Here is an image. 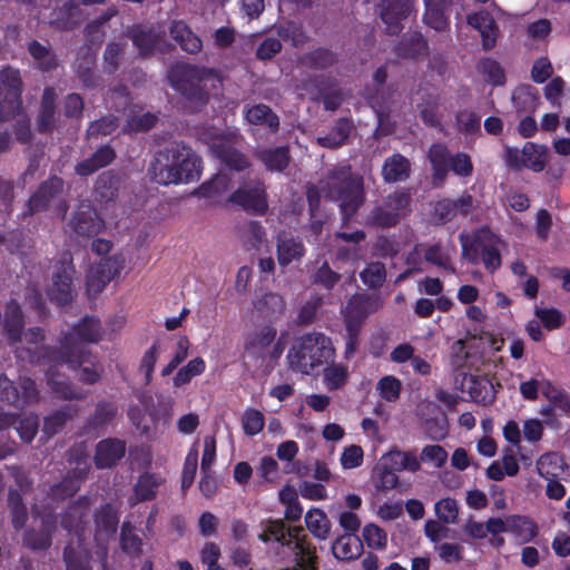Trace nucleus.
<instances>
[{
	"label": "nucleus",
	"instance_id": "f257e3e1",
	"mask_svg": "<svg viewBox=\"0 0 570 570\" xmlns=\"http://www.w3.org/2000/svg\"><path fill=\"white\" fill-rule=\"evenodd\" d=\"M49 368L47 370L48 384L52 391L60 397L75 399L79 394L62 379L60 373L56 374L60 367L79 368V379L86 383H96L100 377L101 366L88 354L83 347L75 345L72 337H67L60 351L47 352L42 355Z\"/></svg>",
	"mask_w": 570,
	"mask_h": 570
},
{
	"label": "nucleus",
	"instance_id": "f03ea898",
	"mask_svg": "<svg viewBox=\"0 0 570 570\" xmlns=\"http://www.w3.org/2000/svg\"><path fill=\"white\" fill-rule=\"evenodd\" d=\"M200 171V158L184 144H174L156 154L148 168L150 178L164 186L197 180Z\"/></svg>",
	"mask_w": 570,
	"mask_h": 570
},
{
	"label": "nucleus",
	"instance_id": "7ed1b4c3",
	"mask_svg": "<svg viewBox=\"0 0 570 570\" xmlns=\"http://www.w3.org/2000/svg\"><path fill=\"white\" fill-rule=\"evenodd\" d=\"M236 135L209 134L205 140L212 151L225 164L210 180L204 181L195 191L196 195L217 202L230 188L232 177L229 170L240 171L248 167V161L236 149Z\"/></svg>",
	"mask_w": 570,
	"mask_h": 570
},
{
	"label": "nucleus",
	"instance_id": "20e7f679",
	"mask_svg": "<svg viewBox=\"0 0 570 570\" xmlns=\"http://www.w3.org/2000/svg\"><path fill=\"white\" fill-rule=\"evenodd\" d=\"M302 532V528L286 531L282 521H268L259 539L264 542L273 539L281 543L278 556L292 564L284 570H317L315 548Z\"/></svg>",
	"mask_w": 570,
	"mask_h": 570
},
{
	"label": "nucleus",
	"instance_id": "39448f33",
	"mask_svg": "<svg viewBox=\"0 0 570 570\" xmlns=\"http://www.w3.org/2000/svg\"><path fill=\"white\" fill-rule=\"evenodd\" d=\"M171 87L195 104V107L207 102L212 90H217L220 79L213 69L177 63L168 71Z\"/></svg>",
	"mask_w": 570,
	"mask_h": 570
},
{
	"label": "nucleus",
	"instance_id": "423d86ee",
	"mask_svg": "<svg viewBox=\"0 0 570 570\" xmlns=\"http://www.w3.org/2000/svg\"><path fill=\"white\" fill-rule=\"evenodd\" d=\"M334 355L335 350L327 336L322 333H309L296 340L286 357L292 370L308 375L332 361Z\"/></svg>",
	"mask_w": 570,
	"mask_h": 570
},
{
	"label": "nucleus",
	"instance_id": "0eeeda50",
	"mask_svg": "<svg viewBox=\"0 0 570 570\" xmlns=\"http://www.w3.org/2000/svg\"><path fill=\"white\" fill-rule=\"evenodd\" d=\"M462 257L470 263H478L481 258L485 269L494 273L502 264L500 249L505 242L489 229L462 233L460 235Z\"/></svg>",
	"mask_w": 570,
	"mask_h": 570
},
{
	"label": "nucleus",
	"instance_id": "6e6552de",
	"mask_svg": "<svg viewBox=\"0 0 570 570\" xmlns=\"http://www.w3.org/2000/svg\"><path fill=\"white\" fill-rule=\"evenodd\" d=\"M322 190L326 196L340 204L345 218L352 216L364 200L363 179L352 174L348 166H342L333 171Z\"/></svg>",
	"mask_w": 570,
	"mask_h": 570
},
{
	"label": "nucleus",
	"instance_id": "1a4fd4ad",
	"mask_svg": "<svg viewBox=\"0 0 570 570\" xmlns=\"http://www.w3.org/2000/svg\"><path fill=\"white\" fill-rule=\"evenodd\" d=\"M276 337L277 330L273 324H263L248 332L243 340V360L255 366L276 362L283 353V345Z\"/></svg>",
	"mask_w": 570,
	"mask_h": 570
},
{
	"label": "nucleus",
	"instance_id": "9d476101",
	"mask_svg": "<svg viewBox=\"0 0 570 570\" xmlns=\"http://www.w3.org/2000/svg\"><path fill=\"white\" fill-rule=\"evenodd\" d=\"M429 159L433 168L434 183L438 185L444 180L449 170L461 177H469L473 173V164L466 154L451 155L442 144H434L430 148Z\"/></svg>",
	"mask_w": 570,
	"mask_h": 570
},
{
	"label": "nucleus",
	"instance_id": "9b49d317",
	"mask_svg": "<svg viewBox=\"0 0 570 570\" xmlns=\"http://www.w3.org/2000/svg\"><path fill=\"white\" fill-rule=\"evenodd\" d=\"M21 80L19 72L6 68L0 72V119H10L18 115L21 101Z\"/></svg>",
	"mask_w": 570,
	"mask_h": 570
},
{
	"label": "nucleus",
	"instance_id": "f8f14e48",
	"mask_svg": "<svg viewBox=\"0 0 570 570\" xmlns=\"http://www.w3.org/2000/svg\"><path fill=\"white\" fill-rule=\"evenodd\" d=\"M228 200L258 215L265 214L268 208L265 186L259 180L244 183L229 195Z\"/></svg>",
	"mask_w": 570,
	"mask_h": 570
},
{
	"label": "nucleus",
	"instance_id": "ddd939ff",
	"mask_svg": "<svg viewBox=\"0 0 570 570\" xmlns=\"http://www.w3.org/2000/svg\"><path fill=\"white\" fill-rule=\"evenodd\" d=\"M75 269L71 264H62L53 274L48 288L49 298L58 305L69 304L75 297L72 277Z\"/></svg>",
	"mask_w": 570,
	"mask_h": 570
},
{
	"label": "nucleus",
	"instance_id": "4468645a",
	"mask_svg": "<svg viewBox=\"0 0 570 570\" xmlns=\"http://www.w3.org/2000/svg\"><path fill=\"white\" fill-rule=\"evenodd\" d=\"M410 196L404 191L390 195L383 207L377 208L373 219L380 226H393L409 213Z\"/></svg>",
	"mask_w": 570,
	"mask_h": 570
},
{
	"label": "nucleus",
	"instance_id": "2eb2a0df",
	"mask_svg": "<svg viewBox=\"0 0 570 570\" xmlns=\"http://www.w3.org/2000/svg\"><path fill=\"white\" fill-rule=\"evenodd\" d=\"M493 8L492 12L480 11L474 14L468 16V22L476 30H479L482 37V43L484 49L490 50L494 47L498 38V27L495 24V18L502 14V11L494 2L491 3Z\"/></svg>",
	"mask_w": 570,
	"mask_h": 570
},
{
	"label": "nucleus",
	"instance_id": "dca6fc26",
	"mask_svg": "<svg viewBox=\"0 0 570 570\" xmlns=\"http://www.w3.org/2000/svg\"><path fill=\"white\" fill-rule=\"evenodd\" d=\"M413 10L412 0H382L381 18L390 33H397L402 29V21Z\"/></svg>",
	"mask_w": 570,
	"mask_h": 570
},
{
	"label": "nucleus",
	"instance_id": "f3484780",
	"mask_svg": "<svg viewBox=\"0 0 570 570\" xmlns=\"http://www.w3.org/2000/svg\"><path fill=\"white\" fill-rule=\"evenodd\" d=\"M0 394L3 399L16 406H23L37 399V390L33 381L30 379H21L19 386L13 385V383L8 379H1Z\"/></svg>",
	"mask_w": 570,
	"mask_h": 570
},
{
	"label": "nucleus",
	"instance_id": "a211bd4d",
	"mask_svg": "<svg viewBox=\"0 0 570 570\" xmlns=\"http://www.w3.org/2000/svg\"><path fill=\"white\" fill-rule=\"evenodd\" d=\"M382 306V301L379 297H371L364 295L353 296L344 312L345 324L348 326V321L353 322V326L360 327L361 323L373 312Z\"/></svg>",
	"mask_w": 570,
	"mask_h": 570
},
{
	"label": "nucleus",
	"instance_id": "6ab92c4d",
	"mask_svg": "<svg viewBox=\"0 0 570 570\" xmlns=\"http://www.w3.org/2000/svg\"><path fill=\"white\" fill-rule=\"evenodd\" d=\"M131 39L141 56H148L156 51H163L166 46V41L164 39V30H147L137 27L131 32Z\"/></svg>",
	"mask_w": 570,
	"mask_h": 570
},
{
	"label": "nucleus",
	"instance_id": "aec40b11",
	"mask_svg": "<svg viewBox=\"0 0 570 570\" xmlns=\"http://www.w3.org/2000/svg\"><path fill=\"white\" fill-rule=\"evenodd\" d=\"M118 513L110 504L105 505L96 515L95 541L101 548L111 540L118 524Z\"/></svg>",
	"mask_w": 570,
	"mask_h": 570
},
{
	"label": "nucleus",
	"instance_id": "412c9836",
	"mask_svg": "<svg viewBox=\"0 0 570 570\" xmlns=\"http://www.w3.org/2000/svg\"><path fill=\"white\" fill-rule=\"evenodd\" d=\"M71 226L79 235L94 236L104 230L105 223L88 204H81L71 220Z\"/></svg>",
	"mask_w": 570,
	"mask_h": 570
},
{
	"label": "nucleus",
	"instance_id": "4be33fe9",
	"mask_svg": "<svg viewBox=\"0 0 570 570\" xmlns=\"http://www.w3.org/2000/svg\"><path fill=\"white\" fill-rule=\"evenodd\" d=\"M276 253L278 264L287 266L293 262L299 261L305 254V248L301 240L283 233L277 236Z\"/></svg>",
	"mask_w": 570,
	"mask_h": 570
},
{
	"label": "nucleus",
	"instance_id": "5701e85b",
	"mask_svg": "<svg viewBox=\"0 0 570 570\" xmlns=\"http://www.w3.org/2000/svg\"><path fill=\"white\" fill-rule=\"evenodd\" d=\"M126 446L116 439L102 440L97 444L95 461L98 468H110L125 455Z\"/></svg>",
	"mask_w": 570,
	"mask_h": 570
},
{
	"label": "nucleus",
	"instance_id": "b1692460",
	"mask_svg": "<svg viewBox=\"0 0 570 570\" xmlns=\"http://www.w3.org/2000/svg\"><path fill=\"white\" fill-rule=\"evenodd\" d=\"M364 239V233L356 230L353 233H337L335 244L337 247L336 258L340 261H355L358 257L357 245Z\"/></svg>",
	"mask_w": 570,
	"mask_h": 570
},
{
	"label": "nucleus",
	"instance_id": "393cba45",
	"mask_svg": "<svg viewBox=\"0 0 570 570\" xmlns=\"http://www.w3.org/2000/svg\"><path fill=\"white\" fill-rule=\"evenodd\" d=\"M67 337H72V343L82 347L81 342H97L101 338V325L99 320L95 317H85L71 333L66 335L63 341Z\"/></svg>",
	"mask_w": 570,
	"mask_h": 570
},
{
	"label": "nucleus",
	"instance_id": "a878e982",
	"mask_svg": "<svg viewBox=\"0 0 570 570\" xmlns=\"http://www.w3.org/2000/svg\"><path fill=\"white\" fill-rule=\"evenodd\" d=\"M382 460L384 465L393 471L416 472L421 469L420 461L414 452L394 450L386 453Z\"/></svg>",
	"mask_w": 570,
	"mask_h": 570
},
{
	"label": "nucleus",
	"instance_id": "bb28decb",
	"mask_svg": "<svg viewBox=\"0 0 570 570\" xmlns=\"http://www.w3.org/2000/svg\"><path fill=\"white\" fill-rule=\"evenodd\" d=\"M63 188L61 178L53 177L46 181L40 189L30 198L29 207L31 212H37L49 206L56 194H60Z\"/></svg>",
	"mask_w": 570,
	"mask_h": 570
},
{
	"label": "nucleus",
	"instance_id": "cd10ccee",
	"mask_svg": "<svg viewBox=\"0 0 570 570\" xmlns=\"http://www.w3.org/2000/svg\"><path fill=\"white\" fill-rule=\"evenodd\" d=\"M454 252V246L442 247L440 244L430 245L428 247L420 245L415 248V253L423 254L426 262L452 272L454 269L451 265V258Z\"/></svg>",
	"mask_w": 570,
	"mask_h": 570
},
{
	"label": "nucleus",
	"instance_id": "c85d7f7f",
	"mask_svg": "<svg viewBox=\"0 0 570 570\" xmlns=\"http://www.w3.org/2000/svg\"><path fill=\"white\" fill-rule=\"evenodd\" d=\"M35 512V522H37V518H40V533L35 534L29 531L24 534L23 542L27 547L31 549H45L50 544V529H51V515L43 514L41 515L37 508H33Z\"/></svg>",
	"mask_w": 570,
	"mask_h": 570
},
{
	"label": "nucleus",
	"instance_id": "c756f323",
	"mask_svg": "<svg viewBox=\"0 0 570 570\" xmlns=\"http://www.w3.org/2000/svg\"><path fill=\"white\" fill-rule=\"evenodd\" d=\"M12 424H16V430L20 438L26 442H30L38 430V419L32 414L26 415L19 420H16L8 414H0V429H4Z\"/></svg>",
	"mask_w": 570,
	"mask_h": 570
},
{
	"label": "nucleus",
	"instance_id": "7c9ffc66",
	"mask_svg": "<svg viewBox=\"0 0 570 570\" xmlns=\"http://www.w3.org/2000/svg\"><path fill=\"white\" fill-rule=\"evenodd\" d=\"M170 35L181 49L189 53H196L203 47L202 40L183 21H175L171 24Z\"/></svg>",
	"mask_w": 570,
	"mask_h": 570
},
{
	"label": "nucleus",
	"instance_id": "2f4dec72",
	"mask_svg": "<svg viewBox=\"0 0 570 570\" xmlns=\"http://www.w3.org/2000/svg\"><path fill=\"white\" fill-rule=\"evenodd\" d=\"M170 35L181 49L189 53H196L203 47L202 40L183 21H175L171 24Z\"/></svg>",
	"mask_w": 570,
	"mask_h": 570
},
{
	"label": "nucleus",
	"instance_id": "473e14b6",
	"mask_svg": "<svg viewBox=\"0 0 570 570\" xmlns=\"http://www.w3.org/2000/svg\"><path fill=\"white\" fill-rule=\"evenodd\" d=\"M335 558L340 560H352L361 556L363 551L362 541L354 535H342L332 546Z\"/></svg>",
	"mask_w": 570,
	"mask_h": 570
},
{
	"label": "nucleus",
	"instance_id": "72a5a7b5",
	"mask_svg": "<svg viewBox=\"0 0 570 570\" xmlns=\"http://www.w3.org/2000/svg\"><path fill=\"white\" fill-rule=\"evenodd\" d=\"M563 470V459L556 452L544 453L537 460V471L546 480L558 479Z\"/></svg>",
	"mask_w": 570,
	"mask_h": 570
},
{
	"label": "nucleus",
	"instance_id": "f704fd0d",
	"mask_svg": "<svg viewBox=\"0 0 570 570\" xmlns=\"http://www.w3.org/2000/svg\"><path fill=\"white\" fill-rule=\"evenodd\" d=\"M115 158V153L108 146L99 148L91 158L79 163L76 173L80 176H88L97 169L107 166Z\"/></svg>",
	"mask_w": 570,
	"mask_h": 570
},
{
	"label": "nucleus",
	"instance_id": "c9c22d12",
	"mask_svg": "<svg viewBox=\"0 0 570 570\" xmlns=\"http://www.w3.org/2000/svg\"><path fill=\"white\" fill-rule=\"evenodd\" d=\"M522 166L533 171L543 170L548 160V148L546 146L527 142L521 150Z\"/></svg>",
	"mask_w": 570,
	"mask_h": 570
},
{
	"label": "nucleus",
	"instance_id": "e433bc0d",
	"mask_svg": "<svg viewBox=\"0 0 570 570\" xmlns=\"http://www.w3.org/2000/svg\"><path fill=\"white\" fill-rule=\"evenodd\" d=\"M382 174L386 181L404 180L410 174V163L402 155H393L385 160Z\"/></svg>",
	"mask_w": 570,
	"mask_h": 570
},
{
	"label": "nucleus",
	"instance_id": "4c0bfd02",
	"mask_svg": "<svg viewBox=\"0 0 570 570\" xmlns=\"http://www.w3.org/2000/svg\"><path fill=\"white\" fill-rule=\"evenodd\" d=\"M246 120L252 125L266 126L271 130L278 128V117L266 105H256L247 109Z\"/></svg>",
	"mask_w": 570,
	"mask_h": 570
},
{
	"label": "nucleus",
	"instance_id": "58836bf2",
	"mask_svg": "<svg viewBox=\"0 0 570 570\" xmlns=\"http://www.w3.org/2000/svg\"><path fill=\"white\" fill-rule=\"evenodd\" d=\"M305 523L309 532L317 539L324 540L330 534L331 522L320 509H311L305 515Z\"/></svg>",
	"mask_w": 570,
	"mask_h": 570
},
{
	"label": "nucleus",
	"instance_id": "ea45409f",
	"mask_svg": "<svg viewBox=\"0 0 570 570\" xmlns=\"http://www.w3.org/2000/svg\"><path fill=\"white\" fill-rule=\"evenodd\" d=\"M509 532L519 541L529 542L537 535V527L532 520L521 515H510Z\"/></svg>",
	"mask_w": 570,
	"mask_h": 570
},
{
	"label": "nucleus",
	"instance_id": "a19ab883",
	"mask_svg": "<svg viewBox=\"0 0 570 570\" xmlns=\"http://www.w3.org/2000/svg\"><path fill=\"white\" fill-rule=\"evenodd\" d=\"M205 370L206 363L204 358L200 356L194 357L177 371L173 379V383L177 387L187 385L195 376L202 375Z\"/></svg>",
	"mask_w": 570,
	"mask_h": 570
},
{
	"label": "nucleus",
	"instance_id": "79ce46f5",
	"mask_svg": "<svg viewBox=\"0 0 570 570\" xmlns=\"http://www.w3.org/2000/svg\"><path fill=\"white\" fill-rule=\"evenodd\" d=\"M126 263L122 254H115L107 258H101L95 266L102 269V278L97 283V287L106 286L116 275L120 273Z\"/></svg>",
	"mask_w": 570,
	"mask_h": 570
},
{
	"label": "nucleus",
	"instance_id": "37998d69",
	"mask_svg": "<svg viewBox=\"0 0 570 570\" xmlns=\"http://www.w3.org/2000/svg\"><path fill=\"white\" fill-rule=\"evenodd\" d=\"M362 538L370 549L382 551L387 547L386 531L375 523L364 525Z\"/></svg>",
	"mask_w": 570,
	"mask_h": 570
},
{
	"label": "nucleus",
	"instance_id": "c03bdc74",
	"mask_svg": "<svg viewBox=\"0 0 570 570\" xmlns=\"http://www.w3.org/2000/svg\"><path fill=\"white\" fill-rule=\"evenodd\" d=\"M538 99L537 91L531 86H521L512 95V102L518 111L535 109Z\"/></svg>",
	"mask_w": 570,
	"mask_h": 570
},
{
	"label": "nucleus",
	"instance_id": "a18cd8bd",
	"mask_svg": "<svg viewBox=\"0 0 570 570\" xmlns=\"http://www.w3.org/2000/svg\"><path fill=\"white\" fill-rule=\"evenodd\" d=\"M161 479L155 474L146 473L139 478L135 485L136 501H146L155 497Z\"/></svg>",
	"mask_w": 570,
	"mask_h": 570
},
{
	"label": "nucleus",
	"instance_id": "49530a36",
	"mask_svg": "<svg viewBox=\"0 0 570 570\" xmlns=\"http://www.w3.org/2000/svg\"><path fill=\"white\" fill-rule=\"evenodd\" d=\"M348 377L347 367L343 364H332L324 368L323 381L328 390L342 387Z\"/></svg>",
	"mask_w": 570,
	"mask_h": 570
},
{
	"label": "nucleus",
	"instance_id": "de8ad7c7",
	"mask_svg": "<svg viewBox=\"0 0 570 570\" xmlns=\"http://www.w3.org/2000/svg\"><path fill=\"white\" fill-rule=\"evenodd\" d=\"M21 326V309L18 304L12 302L6 308L4 328L9 335V338L13 342L20 337Z\"/></svg>",
	"mask_w": 570,
	"mask_h": 570
},
{
	"label": "nucleus",
	"instance_id": "09e8293b",
	"mask_svg": "<svg viewBox=\"0 0 570 570\" xmlns=\"http://www.w3.org/2000/svg\"><path fill=\"white\" fill-rule=\"evenodd\" d=\"M259 159L269 170L282 171L287 167L289 157L285 148H276L259 153Z\"/></svg>",
	"mask_w": 570,
	"mask_h": 570
},
{
	"label": "nucleus",
	"instance_id": "8fccbe9b",
	"mask_svg": "<svg viewBox=\"0 0 570 570\" xmlns=\"http://www.w3.org/2000/svg\"><path fill=\"white\" fill-rule=\"evenodd\" d=\"M438 519L444 523H455L459 517L458 502L452 498H444L434 504Z\"/></svg>",
	"mask_w": 570,
	"mask_h": 570
},
{
	"label": "nucleus",
	"instance_id": "3c124183",
	"mask_svg": "<svg viewBox=\"0 0 570 570\" xmlns=\"http://www.w3.org/2000/svg\"><path fill=\"white\" fill-rule=\"evenodd\" d=\"M242 425L245 434L254 436L263 430L265 417L261 411L248 407L244 411Z\"/></svg>",
	"mask_w": 570,
	"mask_h": 570
},
{
	"label": "nucleus",
	"instance_id": "603ef678",
	"mask_svg": "<svg viewBox=\"0 0 570 570\" xmlns=\"http://www.w3.org/2000/svg\"><path fill=\"white\" fill-rule=\"evenodd\" d=\"M426 12L424 22L436 31H442L448 27V18L443 10L434 2V0H425Z\"/></svg>",
	"mask_w": 570,
	"mask_h": 570
},
{
	"label": "nucleus",
	"instance_id": "864d4df0",
	"mask_svg": "<svg viewBox=\"0 0 570 570\" xmlns=\"http://www.w3.org/2000/svg\"><path fill=\"white\" fill-rule=\"evenodd\" d=\"M350 122L341 120L337 122L331 134L324 137H318L317 142L323 147L334 148L342 145L350 134Z\"/></svg>",
	"mask_w": 570,
	"mask_h": 570
},
{
	"label": "nucleus",
	"instance_id": "5fc2aeb1",
	"mask_svg": "<svg viewBox=\"0 0 570 570\" xmlns=\"http://www.w3.org/2000/svg\"><path fill=\"white\" fill-rule=\"evenodd\" d=\"M198 464V449L196 443L189 449L181 474V489L187 490L194 482L196 470Z\"/></svg>",
	"mask_w": 570,
	"mask_h": 570
},
{
	"label": "nucleus",
	"instance_id": "6e6d98bb",
	"mask_svg": "<svg viewBox=\"0 0 570 570\" xmlns=\"http://www.w3.org/2000/svg\"><path fill=\"white\" fill-rule=\"evenodd\" d=\"M419 111L422 120L429 126H438L440 124L441 111L438 98L429 96L421 105Z\"/></svg>",
	"mask_w": 570,
	"mask_h": 570
},
{
	"label": "nucleus",
	"instance_id": "4d7b16f0",
	"mask_svg": "<svg viewBox=\"0 0 570 570\" xmlns=\"http://www.w3.org/2000/svg\"><path fill=\"white\" fill-rule=\"evenodd\" d=\"M401 381L392 375H386L377 382L380 396L387 402H394L399 399L401 392Z\"/></svg>",
	"mask_w": 570,
	"mask_h": 570
},
{
	"label": "nucleus",
	"instance_id": "13d9d810",
	"mask_svg": "<svg viewBox=\"0 0 570 570\" xmlns=\"http://www.w3.org/2000/svg\"><path fill=\"white\" fill-rule=\"evenodd\" d=\"M86 505L87 501L80 500L77 504L69 508V510L67 511L66 515L62 519L63 527L69 531H71V529H75V532L78 537L81 535L79 532V523L86 515Z\"/></svg>",
	"mask_w": 570,
	"mask_h": 570
},
{
	"label": "nucleus",
	"instance_id": "bf43d9fd",
	"mask_svg": "<svg viewBox=\"0 0 570 570\" xmlns=\"http://www.w3.org/2000/svg\"><path fill=\"white\" fill-rule=\"evenodd\" d=\"M9 508L13 527L16 529L22 528L27 520V510L22 504L20 494L16 491L9 493Z\"/></svg>",
	"mask_w": 570,
	"mask_h": 570
},
{
	"label": "nucleus",
	"instance_id": "052dcab7",
	"mask_svg": "<svg viewBox=\"0 0 570 570\" xmlns=\"http://www.w3.org/2000/svg\"><path fill=\"white\" fill-rule=\"evenodd\" d=\"M120 543L124 551L138 554L141 551V540L134 533V528L125 522L121 527Z\"/></svg>",
	"mask_w": 570,
	"mask_h": 570
},
{
	"label": "nucleus",
	"instance_id": "680f3d73",
	"mask_svg": "<svg viewBox=\"0 0 570 570\" xmlns=\"http://www.w3.org/2000/svg\"><path fill=\"white\" fill-rule=\"evenodd\" d=\"M255 306L258 311L267 315H276L284 311V299L278 294L268 293L259 298Z\"/></svg>",
	"mask_w": 570,
	"mask_h": 570
},
{
	"label": "nucleus",
	"instance_id": "e2e57ef3",
	"mask_svg": "<svg viewBox=\"0 0 570 570\" xmlns=\"http://www.w3.org/2000/svg\"><path fill=\"white\" fill-rule=\"evenodd\" d=\"M535 316L548 331L560 328L564 323L563 314L557 308H537Z\"/></svg>",
	"mask_w": 570,
	"mask_h": 570
},
{
	"label": "nucleus",
	"instance_id": "0e129e2a",
	"mask_svg": "<svg viewBox=\"0 0 570 570\" xmlns=\"http://www.w3.org/2000/svg\"><path fill=\"white\" fill-rule=\"evenodd\" d=\"M55 92L52 89H46L42 97V109L39 119L41 130H49L53 120Z\"/></svg>",
	"mask_w": 570,
	"mask_h": 570
},
{
	"label": "nucleus",
	"instance_id": "69168bd1",
	"mask_svg": "<svg viewBox=\"0 0 570 570\" xmlns=\"http://www.w3.org/2000/svg\"><path fill=\"white\" fill-rule=\"evenodd\" d=\"M335 57L332 52L325 49H316L303 58V65L309 66L316 69L326 68L333 65Z\"/></svg>",
	"mask_w": 570,
	"mask_h": 570
},
{
	"label": "nucleus",
	"instance_id": "338daca9",
	"mask_svg": "<svg viewBox=\"0 0 570 570\" xmlns=\"http://www.w3.org/2000/svg\"><path fill=\"white\" fill-rule=\"evenodd\" d=\"M364 453L361 446L352 444L343 449L341 454V464L343 469L350 470L358 468L363 463Z\"/></svg>",
	"mask_w": 570,
	"mask_h": 570
},
{
	"label": "nucleus",
	"instance_id": "774afa93",
	"mask_svg": "<svg viewBox=\"0 0 570 570\" xmlns=\"http://www.w3.org/2000/svg\"><path fill=\"white\" fill-rule=\"evenodd\" d=\"M364 284L371 287H377L385 281V267L381 263L370 264L361 274Z\"/></svg>",
	"mask_w": 570,
	"mask_h": 570
}]
</instances>
